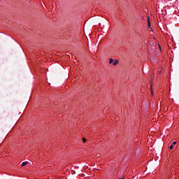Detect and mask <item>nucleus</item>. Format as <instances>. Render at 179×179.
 I'll return each instance as SVG.
<instances>
[{"label": "nucleus", "mask_w": 179, "mask_h": 179, "mask_svg": "<svg viewBox=\"0 0 179 179\" xmlns=\"http://www.w3.org/2000/svg\"><path fill=\"white\" fill-rule=\"evenodd\" d=\"M120 61L117 59H113V58L109 59V64L113 65V66H117Z\"/></svg>", "instance_id": "nucleus-1"}, {"label": "nucleus", "mask_w": 179, "mask_h": 179, "mask_svg": "<svg viewBox=\"0 0 179 179\" xmlns=\"http://www.w3.org/2000/svg\"><path fill=\"white\" fill-rule=\"evenodd\" d=\"M148 27L150 29V20L149 19V17H148Z\"/></svg>", "instance_id": "nucleus-2"}, {"label": "nucleus", "mask_w": 179, "mask_h": 179, "mask_svg": "<svg viewBox=\"0 0 179 179\" xmlns=\"http://www.w3.org/2000/svg\"><path fill=\"white\" fill-rule=\"evenodd\" d=\"M27 162H24L22 163V167H24V166H26L27 164Z\"/></svg>", "instance_id": "nucleus-3"}, {"label": "nucleus", "mask_w": 179, "mask_h": 179, "mask_svg": "<svg viewBox=\"0 0 179 179\" xmlns=\"http://www.w3.org/2000/svg\"><path fill=\"white\" fill-rule=\"evenodd\" d=\"M169 149H171V150H172V149H174V145H173V144H171L169 147Z\"/></svg>", "instance_id": "nucleus-4"}, {"label": "nucleus", "mask_w": 179, "mask_h": 179, "mask_svg": "<svg viewBox=\"0 0 179 179\" xmlns=\"http://www.w3.org/2000/svg\"><path fill=\"white\" fill-rule=\"evenodd\" d=\"M173 145H177V141H174L173 143H172Z\"/></svg>", "instance_id": "nucleus-5"}, {"label": "nucleus", "mask_w": 179, "mask_h": 179, "mask_svg": "<svg viewBox=\"0 0 179 179\" xmlns=\"http://www.w3.org/2000/svg\"><path fill=\"white\" fill-rule=\"evenodd\" d=\"M83 142H86V138L83 139Z\"/></svg>", "instance_id": "nucleus-6"}, {"label": "nucleus", "mask_w": 179, "mask_h": 179, "mask_svg": "<svg viewBox=\"0 0 179 179\" xmlns=\"http://www.w3.org/2000/svg\"><path fill=\"white\" fill-rule=\"evenodd\" d=\"M151 93H152V94H153V91L151 90Z\"/></svg>", "instance_id": "nucleus-7"}, {"label": "nucleus", "mask_w": 179, "mask_h": 179, "mask_svg": "<svg viewBox=\"0 0 179 179\" xmlns=\"http://www.w3.org/2000/svg\"><path fill=\"white\" fill-rule=\"evenodd\" d=\"M150 87H151V89H152V85H150Z\"/></svg>", "instance_id": "nucleus-8"}, {"label": "nucleus", "mask_w": 179, "mask_h": 179, "mask_svg": "<svg viewBox=\"0 0 179 179\" xmlns=\"http://www.w3.org/2000/svg\"><path fill=\"white\" fill-rule=\"evenodd\" d=\"M159 48H162V47L159 45Z\"/></svg>", "instance_id": "nucleus-9"}]
</instances>
